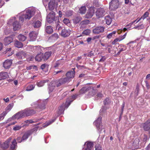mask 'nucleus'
<instances>
[{
	"mask_svg": "<svg viewBox=\"0 0 150 150\" xmlns=\"http://www.w3.org/2000/svg\"><path fill=\"white\" fill-rule=\"evenodd\" d=\"M46 103V101L38 100V101L33 103L31 105L33 106L34 108H39L40 110H42L45 108V105Z\"/></svg>",
	"mask_w": 150,
	"mask_h": 150,
	"instance_id": "nucleus-1",
	"label": "nucleus"
},
{
	"mask_svg": "<svg viewBox=\"0 0 150 150\" xmlns=\"http://www.w3.org/2000/svg\"><path fill=\"white\" fill-rule=\"evenodd\" d=\"M101 45H102L103 46V47H105V48H104L105 50H106L107 49L108 47H111V48H112V46L110 45H108V44H104V43H101Z\"/></svg>",
	"mask_w": 150,
	"mask_h": 150,
	"instance_id": "nucleus-52",
	"label": "nucleus"
},
{
	"mask_svg": "<svg viewBox=\"0 0 150 150\" xmlns=\"http://www.w3.org/2000/svg\"><path fill=\"white\" fill-rule=\"evenodd\" d=\"M143 128L146 131H149L150 130V122L147 121L144 123Z\"/></svg>",
	"mask_w": 150,
	"mask_h": 150,
	"instance_id": "nucleus-25",
	"label": "nucleus"
},
{
	"mask_svg": "<svg viewBox=\"0 0 150 150\" xmlns=\"http://www.w3.org/2000/svg\"><path fill=\"white\" fill-rule=\"evenodd\" d=\"M52 52L51 51H48L46 52L44 54L42 53L43 57V60L45 61L49 59L52 54Z\"/></svg>",
	"mask_w": 150,
	"mask_h": 150,
	"instance_id": "nucleus-19",
	"label": "nucleus"
},
{
	"mask_svg": "<svg viewBox=\"0 0 150 150\" xmlns=\"http://www.w3.org/2000/svg\"><path fill=\"white\" fill-rule=\"evenodd\" d=\"M16 141L17 140L18 143H21L22 142H23L22 139V137H18L16 139Z\"/></svg>",
	"mask_w": 150,
	"mask_h": 150,
	"instance_id": "nucleus-57",
	"label": "nucleus"
},
{
	"mask_svg": "<svg viewBox=\"0 0 150 150\" xmlns=\"http://www.w3.org/2000/svg\"><path fill=\"white\" fill-rule=\"evenodd\" d=\"M45 32L48 34H50L53 32V30L51 27L50 26H47L45 28Z\"/></svg>",
	"mask_w": 150,
	"mask_h": 150,
	"instance_id": "nucleus-34",
	"label": "nucleus"
},
{
	"mask_svg": "<svg viewBox=\"0 0 150 150\" xmlns=\"http://www.w3.org/2000/svg\"><path fill=\"white\" fill-rule=\"evenodd\" d=\"M70 31L66 29H63L62 30L61 35L62 36L64 37L68 36L70 34Z\"/></svg>",
	"mask_w": 150,
	"mask_h": 150,
	"instance_id": "nucleus-18",
	"label": "nucleus"
},
{
	"mask_svg": "<svg viewBox=\"0 0 150 150\" xmlns=\"http://www.w3.org/2000/svg\"><path fill=\"white\" fill-rule=\"evenodd\" d=\"M126 50V47L125 46L121 45L120 46L119 48V51L117 52V54L119 55L120 54L121 52L123 50Z\"/></svg>",
	"mask_w": 150,
	"mask_h": 150,
	"instance_id": "nucleus-36",
	"label": "nucleus"
},
{
	"mask_svg": "<svg viewBox=\"0 0 150 150\" xmlns=\"http://www.w3.org/2000/svg\"><path fill=\"white\" fill-rule=\"evenodd\" d=\"M145 82L146 83V86L147 88V89H149L150 87L148 83V82L147 81H145Z\"/></svg>",
	"mask_w": 150,
	"mask_h": 150,
	"instance_id": "nucleus-64",
	"label": "nucleus"
},
{
	"mask_svg": "<svg viewBox=\"0 0 150 150\" xmlns=\"http://www.w3.org/2000/svg\"><path fill=\"white\" fill-rule=\"evenodd\" d=\"M119 5L118 0H112L109 3V9L111 10H114L118 7Z\"/></svg>",
	"mask_w": 150,
	"mask_h": 150,
	"instance_id": "nucleus-2",
	"label": "nucleus"
},
{
	"mask_svg": "<svg viewBox=\"0 0 150 150\" xmlns=\"http://www.w3.org/2000/svg\"><path fill=\"white\" fill-rule=\"evenodd\" d=\"M21 128V127L19 125H16L14 126L13 128V130L14 131L18 130L20 129Z\"/></svg>",
	"mask_w": 150,
	"mask_h": 150,
	"instance_id": "nucleus-53",
	"label": "nucleus"
},
{
	"mask_svg": "<svg viewBox=\"0 0 150 150\" xmlns=\"http://www.w3.org/2000/svg\"><path fill=\"white\" fill-rule=\"evenodd\" d=\"M60 79L64 84H65L67 82H69L70 81V80H69L68 78H62Z\"/></svg>",
	"mask_w": 150,
	"mask_h": 150,
	"instance_id": "nucleus-39",
	"label": "nucleus"
},
{
	"mask_svg": "<svg viewBox=\"0 0 150 150\" xmlns=\"http://www.w3.org/2000/svg\"><path fill=\"white\" fill-rule=\"evenodd\" d=\"M41 120V119H38L37 120V121H34L32 120H26L25 121V122L26 123H35L36 122L39 121L40 120Z\"/></svg>",
	"mask_w": 150,
	"mask_h": 150,
	"instance_id": "nucleus-48",
	"label": "nucleus"
},
{
	"mask_svg": "<svg viewBox=\"0 0 150 150\" xmlns=\"http://www.w3.org/2000/svg\"><path fill=\"white\" fill-rule=\"evenodd\" d=\"M55 14L54 12L52 11L47 15V17L54 20Z\"/></svg>",
	"mask_w": 150,
	"mask_h": 150,
	"instance_id": "nucleus-40",
	"label": "nucleus"
},
{
	"mask_svg": "<svg viewBox=\"0 0 150 150\" xmlns=\"http://www.w3.org/2000/svg\"><path fill=\"white\" fill-rule=\"evenodd\" d=\"M63 84H64V83L62 82V81H61L60 79L57 80L55 81V86L57 87L60 86Z\"/></svg>",
	"mask_w": 150,
	"mask_h": 150,
	"instance_id": "nucleus-35",
	"label": "nucleus"
},
{
	"mask_svg": "<svg viewBox=\"0 0 150 150\" xmlns=\"http://www.w3.org/2000/svg\"><path fill=\"white\" fill-rule=\"evenodd\" d=\"M94 13V10L93 8H90L88 10V12L86 14V17L87 18H91L93 15Z\"/></svg>",
	"mask_w": 150,
	"mask_h": 150,
	"instance_id": "nucleus-14",
	"label": "nucleus"
},
{
	"mask_svg": "<svg viewBox=\"0 0 150 150\" xmlns=\"http://www.w3.org/2000/svg\"><path fill=\"white\" fill-rule=\"evenodd\" d=\"M13 106V104L12 103L9 104L5 108L4 112L6 113V114L11 110Z\"/></svg>",
	"mask_w": 150,
	"mask_h": 150,
	"instance_id": "nucleus-30",
	"label": "nucleus"
},
{
	"mask_svg": "<svg viewBox=\"0 0 150 150\" xmlns=\"http://www.w3.org/2000/svg\"><path fill=\"white\" fill-rule=\"evenodd\" d=\"M63 22L66 25H67L68 26H69L70 25V21L69 19L65 18L63 20Z\"/></svg>",
	"mask_w": 150,
	"mask_h": 150,
	"instance_id": "nucleus-45",
	"label": "nucleus"
},
{
	"mask_svg": "<svg viewBox=\"0 0 150 150\" xmlns=\"http://www.w3.org/2000/svg\"><path fill=\"white\" fill-rule=\"evenodd\" d=\"M105 11L103 8H98L96 11V15L98 18H100L103 16L105 14Z\"/></svg>",
	"mask_w": 150,
	"mask_h": 150,
	"instance_id": "nucleus-6",
	"label": "nucleus"
},
{
	"mask_svg": "<svg viewBox=\"0 0 150 150\" xmlns=\"http://www.w3.org/2000/svg\"><path fill=\"white\" fill-rule=\"evenodd\" d=\"M95 150H102L100 144H97L96 145Z\"/></svg>",
	"mask_w": 150,
	"mask_h": 150,
	"instance_id": "nucleus-56",
	"label": "nucleus"
},
{
	"mask_svg": "<svg viewBox=\"0 0 150 150\" xmlns=\"http://www.w3.org/2000/svg\"><path fill=\"white\" fill-rule=\"evenodd\" d=\"M148 15L149 13L148 12H145L143 16H142L141 18L137 22V23L141 19H142L143 20L145 18L147 17L148 16Z\"/></svg>",
	"mask_w": 150,
	"mask_h": 150,
	"instance_id": "nucleus-46",
	"label": "nucleus"
},
{
	"mask_svg": "<svg viewBox=\"0 0 150 150\" xmlns=\"http://www.w3.org/2000/svg\"><path fill=\"white\" fill-rule=\"evenodd\" d=\"M34 14V12L32 11L28 10L25 15H23L25 19H29Z\"/></svg>",
	"mask_w": 150,
	"mask_h": 150,
	"instance_id": "nucleus-10",
	"label": "nucleus"
},
{
	"mask_svg": "<svg viewBox=\"0 0 150 150\" xmlns=\"http://www.w3.org/2000/svg\"><path fill=\"white\" fill-rule=\"evenodd\" d=\"M73 14V11H72L69 10L67 11L66 13V15L68 17L71 16Z\"/></svg>",
	"mask_w": 150,
	"mask_h": 150,
	"instance_id": "nucleus-50",
	"label": "nucleus"
},
{
	"mask_svg": "<svg viewBox=\"0 0 150 150\" xmlns=\"http://www.w3.org/2000/svg\"><path fill=\"white\" fill-rule=\"evenodd\" d=\"M13 29L14 30H18L21 28V25L17 21H15L13 23Z\"/></svg>",
	"mask_w": 150,
	"mask_h": 150,
	"instance_id": "nucleus-23",
	"label": "nucleus"
},
{
	"mask_svg": "<svg viewBox=\"0 0 150 150\" xmlns=\"http://www.w3.org/2000/svg\"><path fill=\"white\" fill-rule=\"evenodd\" d=\"M17 147V142H16V139H14L10 145V149L12 150H15L16 149Z\"/></svg>",
	"mask_w": 150,
	"mask_h": 150,
	"instance_id": "nucleus-17",
	"label": "nucleus"
},
{
	"mask_svg": "<svg viewBox=\"0 0 150 150\" xmlns=\"http://www.w3.org/2000/svg\"><path fill=\"white\" fill-rule=\"evenodd\" d=\"M54 86L51 85H49V92H50L52 91L54 89Z\"/></svg>",
	"mask_w": 150,
	"mask_h": 150,
	"instance_id": "nucleus-54",
	"label": "nucleus"
},
{
	"mask_svg": "<svg viewBox=\"0 0 150 150\" xmlns=\"http://www.w3.org/2000/svg\"><path fill=\"white\" fill-rule=\"evenodd\" d=\"M24 117V116L23 113V111H21L17 113L13 117L14 119H17Z\"/></svg>",
	"mask_w": 150,
	"mask_h": 150,
	"instance_id": "nucleus-15",
	"label": "nucleus"
},
{
	"mask_svg": "<svg viewBox=\"0 0 150 150\" xmlns=\"http://www.w3.org/2000/svg\"><path fill=\"white\" fill-rule=\"evenodd\" d=\"M91 88V87H83L80 90L79 92L81 94H83L88 91Z\"/></svg>",
	"mask_w": 150,
	"mask_h": 150,
	"instance_id": "nucleus-28",
	"label": "nucleus"
},
{
	"mask_svg": "<svg viewBox=\"0 0 150 150\" xmlns=\"http://www.w3.org/2000/svg\"><path fill=\"white\" fill-rule=\"evenodd\" d=\"M24 18H25L23 17V15H22L19 18L20 21H21L22 23L23 22L24 20Z\"/></svg>",
	"mask_w": 150,
	"mask_h": 150,
	"instance_id": "nucleus-63",
	"label": "nucleus"
},
{
	"mask_svg": "<svg viewBox=\"0 0 150 150\" xmlns=\"http://www.w3.org/2000/svg\"><path fill=\"white\" fill-rule=\"evenodd\" d=\"M12 63L11 60H6L3 64V67L6 69H8L10 68Z\"/></svg>",
	"mask_w": 150,
	"mask_h": 150,
	"instance_id": "nucleus-12",
	"label": "nucleus"
},
{
	"mask_svg": "<svg viewBox=\"0 0 150 150\" xmlns=\"http://www.w3.org/2000/svg\"><path fill=\"white\" fill-rule=\"evenodd\" d=\"M102 117L100 116L94 122L97 130L99 132H101L102 130V126L101 125Z\"/></svg>",
	"mask_w": 150,
	"mask_h": 150,
	"instance_id": "nucleus-4",
	"label": "nucleus"
},
{
	"mask_svg": "<svg viewBox=\"0 0 150 150\" xmlns=\"http://www.w3.org/2000/svg\"><path fill=\"white\" fill-rule=\"evenodd\" d=\"M35 87V86L32 84L28 85L26 87V91H29L33 90Z\"/></svg>",
	"mask_w": 150,
	"mask_h": 150,
	"instance_id": "nucleus-38",
	"label": "nucleus"
},
{
	"mask_svg": "<svg viewBox=\"0 0 150 150\" xmlns=\"http://www.w3.org/2000/svg\"><path fill=\"white\" fill-rule=\"evenodd\" d=\"M6 113L3 112L2 113L0 114V120L3 119L4 117L6 115Z\"/></svg>",
	"mask_w": 150,
	"mask_h": 150,
	"instance_id": "nucleus-51",
	"label": "nucleus"
},
{
	"mask_svg": "<svg viewBox=\"0 0 150 150\" xmlns=\"http://www.w3.org/2000/svg\"><path fill=\"white\" fill-rule=\"evenodd\" d=\"M65 108L64 106V103H63L61 106L58 107V114L61 115L63 113Z\"/></svg>",
	"mask_w": 150,
	"mask_h": 150,
	"instance_id": "nucleus-24",
	"label": "nucleus"
},
{
	"mask_svg": "<svg viewBox=\"0 0 150 150\" xmlns=\"http://www.w3.org/2000/svg\"><path fill=\"white\" fill-rule=\"evenodd\" d=\"M104 28L101 26L96 27L93 30V33L95 34H98L104 31Z\"/></svg>",
	"mask_w": 150,
	"mask_h": 150,
	"instance_id": "nucleus-13",
	"label": "nucleus"
},
{
	"mask_svg": "<svg viewBox=\"0 0 150 150\" xmlns=\"http://www.w3.org/2000/svg\"><path fill=\"white\" fill-rule=\"evenodd\" d=\"M41 25V23L40 21H38L34 23V26L35 28H38Z\"/></svg>",
	"mask_w": 150,
	"mask_h": 150,
	"instance_id": "nucleus-43",
	"label": "nucleus"
},
{
	"mask_svg": "<svg viewBox=\"0 0 150 150\" xmlns=\"http://www.w3.org/2000/svg\"><path fill=\"white\" fill-rule=\"evenodd\" d=\"M49 65L46 64H42L40 66L41 69L45 72L48 71Z\"/></svg>",
	"mask_w": 150,
	"mask_h": 150,
	"instance_id": "nucleus-26",
	"label": "nucleus"
},
{
	"mask_svg": "<svg viewBox=\"0 0 150 150\" xmlns=\"http://www.w3.org/2000/svg\"><path fill=\"white\" fill-rule=\"evenodd\" d=\"M91 32V31L88 29L85 30L82 33V35H89Z\"/></svg>",
	"mask_w": 150,
	"mask_h": 150,
	"instance_id": "nucleus-47",
	"label": "nucleus"
},
{
	"mask_svg": "<svg viewBox=\"0 0 150 150\" xmlns=\"http://www.w3.org/2000/svg\"><path fill=\"white\" fill-rule=\"evenodd\" d=\"M43 59V57L42 53H40L37 55L35 57L36 61L39 62Z\"/></svg>",
	"mask_w": 150,
	"mask_h": 150,
	"instance_id": "nucleus-27",
	"label": "nucleus"
},
{
	"mask_svg": "<svg viewBox=\"0 0 150 150\" xmlns=\"http://www.w3.org/2000/svg\"><path fill=\"white\" fill-rule=\"evenodd\" d=\"M14 45L16 47L18 48H22L23 46L22 43L18 40L16 41Z\"/></svg>",
	"mask_w": 150,
	"mask_h": 150,
	"instance_id": "nucleus-32",
	"label": "nucleus"
},
{
	"mask_svg": "<svg viewBox=\"0 0 150 150\" xmlns=\"http://www.w3.org/2000/svg\"><path fill=\"white\" fill-rule=\"evenodd\" d=\"M139 140L138 138H136L133 143V145L134 147H137L139 146Z\"/></svg>",
	"mask_w": 150,
	"mask_h": 150,
	"instance_id": "nucleus-33",
	"label": "nucleus"
},
{
	"mask_svg": "<svg viewBox=\"0 0 150 150\" xmlns=\"http://www.w3.org/2000/svg\"><path fill=\"white\" fill-rule=\"evenodd\" d=\"M13 41V38H4V43L5 45H7Z\"/></svg>",
	"mask_w": 150,
	"mask_h": 150,
	"instance_id": "nucleus-21",
	"label": "nucleus"
},
{
	"mask_svg": "<svg viewBox=\"0 0 150 150\" xmlns=\"http://www.w3.org/2000/svg\"><path fill=\"white\" fill-rule=\"evenodd\" d=\"M16 55L18 58L20 59H22L26 57L27 54L26 52L20 51L17 52Z\"/></svg>",
	"mask_w": 150,
	"mask_h": 150,
	"instance_id": "nucleus-7",
	"label": "nucleus"
},
{
	"mask_svg": "<svg viewBox=\"0 0 150 150\" xmlns=\"http://www.w3.org/2000/svg\"><path fill=\"white\" fill-rule=\"evenodd\" d=\"M124 38H122V39H119V38H116L112 42V44L113 45H115L117 44V42L118 41H120L122 40Z\"/></svg>",
	"mask_w": 150,
	"mask_h": 150,
	"instance_id": "nucleus-49",
	"label": "nucleus"
},
{
	"mask_svg": "<svg viewBox=\"0 0 150 150\" xmlns=\"http://www.w3.org/2000/svg\"><path fill=\"white\" fill-rule=\"evenodd\" d=\"M73 101V100H70L69 101H66L65 103H64L65 108H67Z\"/></svg>",
	"mask_w": 150,
	"mask_h": 150,
	"instance_id": "nucleus-42",
	"label": "nucleus"
},
{
	"mask_svg": "<svg viewBox=\"0 0 150 150\" xmlns=\"http://www.w3.org/2000/svg\"><path fill=\"white\" fill-rule=\"evenodd\" d=\"M109 100V99L108 98H106L103 101V103L104 105H105L108 104V101Z\"/></svg>",
	"mask_w": 150,
	"mask_h": 150,
	"instance_id": "nucleus-61",
	"label": "nucleus"
},
{
	"mask_svg": "<svg viewBox=\"0 0 150 150\" xmlns=\"http://www.w3.org/2000/svg\"><path fill=\"white\" fill-rule=\"evenodd\" d=\"M8 76V73L5 72H1L0 73V80L4 79Z\"/></svg>",
	"mask_w": 150,
	"mask_h": 150,
	"instance_id": "nucleus-20",
	"label": "nucleus"
},
{
	"mask_svg": "<svg viewBox=\"0 0 150 150\" xmlns=\"http://www.w3.org/2000/svg\"><path fill=\"white\" fill-rule=\"evenodd\" d=\"M79 13L82 14H84L86 12V9L85 6H82L79 9Z\"/></svg>",
	"mask_w": 150,
	"mask_h": 150,
	"instance_id": "nucleus-41",
	"label": "nucleus"
},
{
	"mask_svg": "<svg viewBox=\"0 0 150 150\" xmlns=\"http://www.w3.org/2000/svg\"><path fill=\"white\" fill-rule=\"evenodd\" d=\"M105 20L106 23L108 25H110L112 21V19L109 16H105Z\"/></svg>",
	"mask_w": 150,
	"mask_h": 150,
	"instance_id": "nucleus-29",
	"label": "nucleus"
},
{
	"mask_svg": "<svg viewBox=\"0 0 150 150\" xmlns=\"http://www.w3.org/2000/svg\"><path fill=\"white\" fill-rule=\"evenodd\" d=\"M78 96V95L77 94H75L72 95L71 96V98H70V99H71V100H73V101L74 100H75L76 98Z\"/></svg>",
	"mask_w": 150,
	"mask_h": 150,
	"instance_id": "nucleus-60",
	"label": "nucleus"
},
{
	"mask_svg": "<svg viewBox=\"0 0 150 150\" xmlns=\"http://www.w3.org/2000/svg\"><path fill=\"white\" fill-rule=\"evenodd\" d=\"M54 121H52V122H51L50 121H49L48 122H46L45 123V126L46 127L48 126V125H50V124H51Z\"/></svg>",
	"mask_w": 150,
	"mask_h": 150,
	"instance_id": "nucleus-62",
	"label": "nucleus"
},
{
	"mask_svg": "<svg viewBox=\"0 0 150 150\" xmlns=\"http://www.w3.org/2000/svg\"><path fill=\"white\" fill-rule=\"evenodd\" d=\"M23 113L24 117L29 116L32 115L36 113L35 111L33 109H29L28 108L26 109L23 110Z\"/></svg>",
	"mask_w": 150,
	"mask_h": 150,
	"instance_id": "nucleus-5",
	"label": "nucleus"
},
{
	"mask_svg": "<svg viewBox=\"0 0 150 150\" xmlns=\"http://www.w3.org/2000/svg\"><path fill=\"white\" fill-rule=\"evenodd\" d=\"M12 139L11 137H10L6 139L4 142H0V147L3 149H8L9 146V144Z\"/></svg>",
	"mask_w": 150,
	"mask_h": 150,
	"instance_id": "nucleus-3",
	"label": "nucleus"
},
{
	"mask_svg": "<svg viewBox=\"0 0 150 150\" xmlns=\"http://www.w3.org/2000/svg\"><path fill=\"white\" fill-rule=\"evenodd\" d=\"M57 3L56 2L55 0H50L48 6L49 10L51 11L53 10L57 6Z\"/></svg>",
	"mask_w": 150,
	"mask_h": 150,
	"instance_id": "nucleus-9",
	"label": "nucleus"
},
{
	"mask_svg": "<svg viewBox=\"0 0 150 150\" xmlns=\"http://www.w3.org/2000/svg\"><path fill=\"white\" fill-rule=\"evenodd\" d=\"M87 147L85 149V150H91L93 147V144L91 142H88L85 143Z\"/></svg>",
	"mask_w": 150,
	"mask_h": 150,
	"instance_id": "nucleus-22",
	"label": "nucleus"
},
{
	"mask_svg": "<svg viewBox=\"0 0 150 150\" xmlns=\"http://www.w3.org/2000/svg\"><path fill=\"white\" fill-rule=\"evenodd\" d=\"M47 22L49 23H51L54 20L51 18H48L47 17L46 19Z\"/></svg>",
	"mask_w": 150,
	"mask_h": 150,
	"instance_id": "nucleus-59",
	"label": "nucleus"
},
{
	"mask_svg": "<svg viewBox=\"0 0 150 150\" xmlns=\"http://www.w3.org/2000/svg\"><path fill=\"white\" fill-rule=\"evenodd\" d=\"M34 130L31 129L30 130L28 131L25 132L22 137V139L23 142L26 140L28 137L32 134Z\"/></svg>",
	"mask_w": 150,
	"mask_h": 150,
	"instance_id": "nucleus-8",
	"label": "nucleus"
},
{
	"mask_svg": "<svg viewBox=\"0 0 150 150\" xmlns=\"http://www.w3.org/2000/svg\"><path fill=\"white\" fill-rule=\"evenodd\" d=\"M38 33L35 31H32L29 34L30 38H35L38 37Z\"/></svg>",
	"mask_w": 150,
	"mask_h": 150,
	"instance_id": "nucleus-37",
	"label": "nucleus"
},
{
	"mask_svg": "<svg viewBox=\"0 0 150 150\" xmlns=\"http://www.w3.org/2000/svg\"><path fill=\"white\" fill-rule=\"evenodd\" d=\"M75 74V71L74 70L73 71H68L66 74V78H68L69 80H70V79L72 78H73L74 77Z\"/></svg>",
	"mask_w": 150,
	"mask_h": 150,
	"instance_id": "nucleus-16",
	"label": "nucleus"
},
{
	"mask_svg": "<svg viewBox=\"0 0 150 150\" xmlns=\"http://www.w3.org/2000/svg\"><path fill=\"white\" fill-rule=\"evenodd\" d=\"M33 48L35 50V51L36 52H38V51H40L41 50V47L40 46H35Z\"/></svg>",
	"mask_w": 150,
	"mask_h": 150,
	"instance_id": "nucleus-55",
	"label": "nucleus"
},
{
	"mask_svg": "<svg viewBox=\"0 0 150 150\" xmlns=\"http://www.w3.org/2000/svg\"><path fill=\"white\" fill-rule=\"evenodd\" d=\"M127 30V28H124L123 30H120L119 31L116 32L115 31H113L112 33L109 34L107 36V38H111V37H115V35L117 34V35L119 34L121 32L123 31H125Z\"/></svg>",
	"mask_w": 150,
	"mask_h": 150,
	"instance_id": "nucleus-11",
	"label": "nucleus"
},
{
	"mask_svg": "<svg viewBox=\"0 0 150 150\" xmlns=\"http://www.w3.org/2000/svg\"><path fill=\"white\" fill-rule=\"evenodd\" d=\"M81 19V18L80 17H76L74 19V22L75 24L78 23Z\"/></svg>",
	"mask_w": 150,
	"mask_h": 150,
	"instance_id": "nucleus-44",
	"label": "nucleus"
},
{
	"mask_svg": "<svg viewBox=\"0 0 150 150\" xmlns=\"http://www.w3.org/2000/svg\"><path fill=\"white\" fill-rule=\"evenodd\" d=\"M94 52L93 51H91L88 53V54L87 55V57H91L93 56H94Z\"/></svg>",
	"mask_w": 150,
	"mask_h": 150,
	"instance_id": "nucleus-58",
	"label": "nucleus"
},
{
	"mask_svg": "<svg viewBox=\"0 0 150 150\" xmlns=\"http://www.w3.org/2000/svg\"><path fill=\"white\" fill-rule=\"evenodd\" d=\"M49 81L48 80H46L43 81H41L37 83V86L39 87H41L43 86L44 83H45L48 82Z\"/></svg>",
	"mask_w": 150,
	"mask_h": 150,
	"instance_id": "nucleus-31",
	"label": "nucleus"
}]
</instances>
